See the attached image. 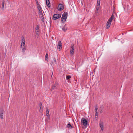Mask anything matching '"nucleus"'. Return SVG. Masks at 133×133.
<instances>
[{
    "mask_svg": "<svg viewBox=\"0 0 133 133\" xmlns=\"http://www.w3.org/2000/svg\"><path fill=\"white\" fill-rule=\"evenodd\" d=\"M61 15L59 14H55L53 15L52 19L54 20L60 18L61 17Z\"/></svg>",
    "mask_w": 133,
    "mask_h": 133,
    "instance_id": "2",
    "label": "nucleus"
},
{
    "mask_svg": "<svg viewBox=\"0 0 133 133\" xmlns=\"http://www.w3.org/2000/svg\"><path fill=\"white\" fill-rule=\"evenodd\" d=\"M100 112L101 113L102 112V110L101 109V110L100 111Z\"/></svg>",
    "mask_w": 133,
    "mask_h": 133,
    "instance_id": "34",
    "label": "nucleus"
},
{
    "mask_svg": "<svg viewBox=\"0 0 133 133\" xmlns=\"http://www.w3.org/2000/svg\"><path fill=\"white\" fill-rule=\"evenodd\" d=\"M36 4L37 6V7H39V6H41L39 4V3H37Z\"/></svg>",
    "mask_w": 133,
    "mask_h": 133,
    "instance_id": "30",
    "label": "nucleus"
},
{
    "mask_svg": "<svg viewBox=\"0 0 133 133\" xmlns=\"http://www.w3.org/2000/svg\"><path fill=\"white\" fill-rule=\"evenodd\" d=\"M4 110H1L0 113V117L1 119H2L3 118Z\"/></svg>",
    "mask_w": 133,
    "mask_h": 133,
    "instance_id": "9",
    "label": "nucleus"
},
{
    "mask_svg": "<svg viewBox=\"0 0 133 133\" xmlns=\"http://www.w3.org/2000/svg\"><path fill=\"white\" fill-rule=\"evenodd\" d=\"M111 23V22L108 21L106 23V28L107 29H108L109 28L110 26Z\"/></svg>",
    "mask_w": 133,
    "mask_h": 133,
    "instance_id": "10",
    "label": "nucleus"
},
{
    "mask_svg": "<svg viewBox=\"0 0 133 133\" xmlns=\"http://www.w3.org/2000/svg\"><path fill=\"white\" fill-rule=\"evenodd\" d=\"M57 84L56 83L55 84L53 85L51 88V90L52 91L53 90L56 89H57Z\"/></svg>",
    "mask_w": 133,
    "mask_h": 133,
    "instance_id": "7",
    "label": "nucleus"
},
{
    "mask_svg": "<svg viewBox=\"0 0 133 133\" xmlns=\"http://www.w3.org/2000/svg\"><path fill=\"white\" fill-rule=\"evenodd\" d=\"M66 24H65L64 27L62 28V30L64 32L66 31L67 29V28L66 27Z\"/></svg>",
    "mask_w": 133,
    "mask_h": 133,
    "instance_id": "18",
    "label": "nucleus"
},
{
    "mask_svg": "<svg viewBox=\"0 0 133 133\" xmlns=\"http://www.w3.org/2000/svg\"><path fill=\"white\" fill-rule=\"evenodd\" d=\"M39 105H40V109L41 110V108H42V109L43 108L42 107V103L41 102H40L39 103Z\"/></svg>",
    "mask_w": 133,
    "mask_h": 133,
    "instance_id": "29",
    "label": "nucleus"
},
{
    "mask_svg": "<svg viewBox=\"0 0 133 133\" xmlns=\"http://www.w3.org/2000/svg\"><path fill=\"white\" fill-rule=\"evenodd\" d=\"M74 45L73 44H71V50L70 51V54H73L74 51Z\"/></svg>",
    "mask_w": 133,
    "mask_h": 133,
    "instance_id": "6",
    "label": "nucleus"
},
{
    "mask_svg": "<svg viewBox=\"0 0 133 133\" xmlns=\"http://www.w3.org/2000/svg\"><path fill=\"white\" fill-rule=\"evenodd\" d=\"M53 60H54V61L56 63V59H55V58H54V59H53Z\"/></svg>",
    "mask_w": 133,
    "mask_h": 133,
    "instance_id": "31",
    "label": "nucleus"
},
{
    "mask_svg": "<svg viewBox=\"0 0 133 133\" xmlns=\"http://www.w3.org/2000/svg\"><path fill=\"white\" fill-rule=\"evenodd\" d=\"M43 16L44 15L42 14H41V15L40 16H39L43 22H44V18Z\"/></svg>",
    "mask_w": 133,
    "mask_h": 133,
    "instance_id": "16",
    "label": "nucleus"
},
{
    "mask_svg": "<svg viewBox=\"0 0 133 133\" xmlns=\"http://www.w3.org/2000/svg\"><path fill=\"white\" fill-rule=\"evenodd\" d=\"M71 78V76L70 75H68L66 77V78L67 79H69Z\"/></svg>",
    "mask_w": 133,
    "mask_h": 133,
    "instance_id": "27",
    "label": "nucleus"
},
{
    "mask_svg": "<svg viewBox=\"0 0 133 133\" xmlns=\"http://www.w3.org/2000/svg\"><path fill=\"white\" fill-rule=\"evenodd\" d=\"M68 16V13L66 12H65L63 14L62 17L63 18H66L67 19Z\"/></svg>",
    "mask_w": 133,
    "mask_h": 133,
    "instance_id": "12",
    "label": "nucleus"
},
{
    "mask_svg": "<svg viewBox=\"0 0 133 133\" xmlns=\"http://www.w3.org/2000/svg\"><path fill=\"white\" fill-rule=\"evenodd\" d=\"M67 127L68 128H72V127L70 124V122H69L68 123V125H67Z\"/></svg>",
    "mask_w": 133,
    "mask_h": 133,
    "instance_id": "21",
    "label": "nucleus"
},
{
    "mask_svg": "<svg viewBox=\"0 0 133 133\" xmlns=\"http://www.w3.org/2000/svg\"><path fill=\"white\" fill-rule=\"evenodd\" d=\"M38 10H42L41 6H39V7H37Z\"/></svg>",
    "mask_w": 133,
    "mask_h": 133,
    "instance_id": "28",
    "label": "nucleus"
},
{
    "mask_svg": "<svg viewBox=\"0 0 133 133\" xmlns=\"http://www.w3.org/2000/svg\"><path fill=\"white\" fill-rule=\"evenodd\" d=\"M46 2L47 6L48 7H50V4L49 0H46Z\"/></svg>",
    "mask_w": 133,
    "mask_h": 133,
    "instance_id": "13",
    "label": "nucleus"
},
{
    "mask_svg": "<svg viewBox=\"0 0 133 133\" xmlns=\"http://www.w3.org/2000/svg\"><path fill=\"white\" fill-rule=\"evenodd\" d=\"M62 48V43L61 41H59L58 44L57 48L58 49H59V50H60Z\"/></svg>",
    "mask_w": 133,
    "mask_h": 133,
    "instance_id": "8",
    "label": "nucleus"
},
{
    "mask_svg": "<svg viewBox=\"0 0 133 133\" xmlns=\"http://www.w3.org/2000/svg\"><path fill=\"white\" fill-rule=\"evenodd\" d=\"M25 41L24 37H22L21 39V47L22 48V52H25V50H26Z\"/></svg>",
    "mask_w": 133,
    "mask_h": 133,
    "instance_id": "1",
    "label": "nucleus"
},
{
    "mask_svg": "<svg viewBox=\"0 0 133 133\" xmlns=\"http://www.w3.org/2000/svg\"><path fill=\"white\" fill-rule=\"evenodd\" d=\"M100 0H97V3L96 7H97V9H98L99 8L100 5Z\"/></svg>",
    "mask_w": 133,
    "mask_h": 133,
    "instance_id": "15",
    "label": "nucleus"
},
{
    "mask_svg": "<svg viewBox=\"0 0 133 133\" xmlns=\"http://www.w3.org/2000/svg\"><path fill=\"white\" fill-rule=\"evenodd\" d=\"M99 125L100 127L101 128V129L102 131H103L104 129V126L102 122H100L99 123Z\"/></svg>",
    "mask_w": 133,
    "mask_h": 133,
    "instance_id": "11",
    "label": "nucleus"
},
{
    "mask_svg": "<svg viewBox=\"0 0 133 133\" xmlns=\"http://www.w3.org/2000/svg\"><path fill=\"white\" fill-rule=\"evenodd\" d=\"M48 59V54L47 53H46L45 55V60H47Z\"/></svg>",
    "mask_w": 133,
    "mask_h": 133,
    "instance_id": "24",
    "label": "nucleus"
},
{
    "mask_svg": "<svg viewBox=\"0 0 133 133\" xmlns=\"http://www.w3.org/2000/svg\"><path fill=\"white\" fill-rule=\"evenodd\" d=\"M36 4L37 3H38V2L37 0H36Z\"/></svg>",
    "mask_w": 133,
    "mask_h": 133,
    "instance_id": "33",
    "label": "nucleus"
},
{
    "mask_svg": "<svg viewBox=\"0 0 133 133\" xmlns=\"http://www.w3.org/2000/svg\"><path fill=\"white\" fill-rule=\"evenodd\" d=\"M63 8V5L61 4H59L58 6V9L60 11H61L62 10Z\"/></svg>",
    "mask_w": 133,
    "mask_h": 133,
    "instance_id": "5",
    "label": "nucleus"
},
{
    "mask_svg": "<svg viewBox=\"0 0 133 133\" xmlns=\"http://www.w3.org/2000/svg\"><path fill=\"white\" fill-rule=\"evenodd\" d=\"M42 10H38L39 15V16H40L41 15V14H43L42 11Z\"/></svg>",
    "mask_w": 133,
    "mask_h": 133,
    "instance_id": "22",
    "label": "nucleus"
},
{
    "mask_svg": "<svg viewBox=\"0 0 133 133\" xmlns=\"http://www.w3.org/2000/svg\"><path fill=\"white\" fill-rule=\"evenodd\" d=\"M5 4V1L3 0L2 1V7H1V9L3 10H4V7Z\"/></svg>",
    "mask_w": 133,
    "mask_h": 133,
    "instance_id": "19",
    "label": "nucleus"
},
{
    "mask_svg": "<svg viewBox=\"0 0 133 133\" xmlns=\"http://www.w3.org/2000/svg\"><path fill=\"white\" fill-rule=\"evenodd\" d=\"M39 26L38 25L36 26V31L38 32H39Z\"/></svg>",
    "mask_w": 133,
    "mask_h": 133,
    "instance_id": "23",
    "label": "nucleus"
},
{
    "mask_svg": "<svg viewBox=\"0 0 133 133\" xmlns=\"http://www.w3.org/2000/svg\"><path fill=\"white\" fill-rule=\"evenodd\" d=\"M43 111V108L42 109V108H41V110H40V112H42Z\"/></svg>",
    "mask_w": 133,
    "mask_h": 133,
    "instance_id": "32",
    "label": "nucleus"
},
{
    "mask_svg": "<svg viewBox=\"0 0 133 133\" xmlns=\"http://www.w3.org/2000/svg\"><path fill=\"white\" fill-rule=\"evenodd\" d=\"M61 21L62 23H63L64 22L66 19V18L61 17Z\"/></svg>",
    "mask_w": 133,
    "mask_h": 133,
    "instance_id": "20",
    "label": "nucleus"
},
{
    "mask_svg": "<svg viewBox=\"0 0 133 133\" xmlns=\"http://www.w3.org/2000/svg\"><path fill=\"white\" fill-rule=\"evenodd\" d=\"M81 122L85 127L87 126V121L84 118H82L81 120Z\"/></svg>",
    "mask_w": 133,
    "mask_h": 133,
    "instance_id": "3",
    "label": "nucleus"
},
{
    "mask_svg": "<svg viewBox=\"0 0 133 133\" xmlns=\"http://www.w3.org/2000/svg\"><path fill=\"white\" fill-rule=\"evenodd\" d=\"M46 115L47 116V118L48 119H50V116L49 113H46Z\"/></svg>",
    "mask_w": 133,
    "mask_h": 133,
    "instance_id": "25",
    "label": "nucleus"
},
{
    "mask_svg": "<svg viewBox=\"0 0 133 133\" xmlns=\"http://www.w3.org/2000/svg\"><path fill=\"white\" fill-rule=\"evenodd\" d=\"M114 18V15H113V14H112L111 15V17L108 19V21L111 22L112 21V20Z\"/></svg>",
    "mask_w": 133,
    "mask_h": 133,
    "instance_id": "14",
    "label": "nucleus"
},
{
    "mask_svg": "<svg viewBox=\"0 0 133 133\" xmlns=\"http://www.w3.org/2000/svg\"><path fill=\"white\" fill-rule=\"evenodd\" d=\"M98 9H97V7H96V10L95 11V15L96 16L98 14V11H99V8Z\"/></svg>",
    "mask_w": 133,
    "mask_h": 133,
    "instance_id": "17",
    "label": "nucleus"
},
{
    "mask_svg": "<svg viewBox=\"0 0 133 133\" xmlns=\"http://www.w3.org/2000/svg\"><path fill=\"white\" fill-rule=\"evenodd\" d=\"M46 113H49L48 109V107L46 108Z\"/></svg>",
    "mask_w": 133,
    "mask_h": 133,
    "instance_id": "26",
    "label": "nucleus"
},
{
    "mask_svg": "<svg viewBox=\"0 0 133 133\" xmlns=\"http://www.w3.org/2000/svg\"><path fill=\"white\" fill-rule=\"evenodd\" d=\"M98 108L97 106L96 105L95 106V117H98V113L97 112V110Z\"/></svg>",
    "mask_w": 133,
    "mask_h": 133,
    "instance_id": "4",
    "label": "nucleus"
}]
</instances>
